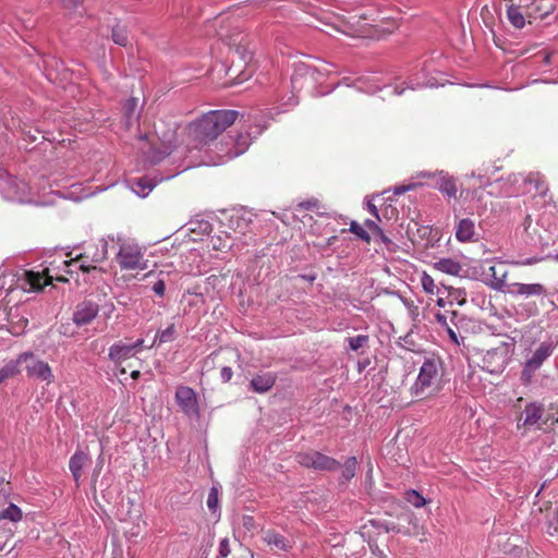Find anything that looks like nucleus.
<instances>
[{"instance_id": "nucleus-5", "label": "nucleus", "mask_w": 558, "mask_h": 558, "mask_svg": "<svg viewBox=\"0 0 558 558\" xmlns=\"http://www.w3.org/2000/svg\"><path fill=\"white\" fill-rule=\"evenodd\" d=\"M53 268L45 267L41 271L19 269L14 275L9 278L10 284L8 288L4 287L5 281L0 282V298H7L11 292L20 289L24 292L40 291L45 286L49 284L53 279L65 282L66 278L56 274L53 276L51 271ZM8 280V277H4Z\"/></svg>"}, {"instance_id": "nucleus-9", "label": "nucleus", "mask_w": 558, "mask_h": 558, "mask_svg": "<svg viewBox=\"0 0 558 558\" xmlns=\"http://www.w3.org/2000/svg\"><path fill=\"white\" fill-rule=\"evenodd\" d=\"M264 129L265 126L260 128L256 125L251 129V132L226 136L220 143V162L228 161L245 153L248 149L252 140L256 138Z\"/></svg>"}, {"instance_id": "nucleus-17", "label": "nucleus", "mask_w": 558, "mask_h": 558, "mask_svg": "<svg viewBox=\"0 0 558 558\" xmlns=\"http://www.w3.org/2000/svg\"><path fill=\"white\" fill-rule=\"evenodd\" d=\"M175 401L181 411L189 417H196L199 414L198 402L195 391L187 386H180L175 391Z\"/></svg>"}, {"instance_id": "nucleus-1", "label": "nucleus", "mask_w": 558, "mask_h": 558, "mask_svg": "<svg viewBox=\"0 0 558 558\" xmlns=\"http://www.w3.org/2000/svg\"><path fill=\"white\" fill-rule=\"evenodd\" d=\"M398 27L396 21L378 23V9L369 0H351V38L378 40Z\"/></svg>"}, {"instance_id": "nucleus-4", "label": "nucleus", "mask_w": 558, "mask_h": 558, "mask_svg": "<svg viewBox=\"0 0 558 558\" xmlns=\"http://www.w3.org/2000/svg\"><path fill=\"white\" fill-rule=\"evenodd\" d=\"M239 112L236 110H211L189 125V134L199 144H207L217 138L232 125Z\"/></svg>"}, {"instance_id": "nucleus-46", "label": "nucleus", "mask_w": 558, "mask_h": 558, "mask_svg": "<svg viewBox=\"0 0 558 558\" xmlns=\"http://www.w3.org/2000/svg\"><path fill=\"white\" fill-rule=\"evenodd\" d=\"M421 284L423 290L428 294H434L436 290V284L432 276L426 272H423L421 277Z\"/></svg>"}, {"instance_id": "nucleus-60", "label": "nucleus", "mask_w": 558, "mask_h": 558, "mask_svg": "<svg viewBox=\"0 0 558 558\" xmlns=\"http://www.w3.org/2000/svg\"><path fill=\"white\" fill-rule=\"evenodd\" d=\"M252 522H253V517H251V515L244 517V525L245 526H248L250 524H252Z\"/></svg>"}, {"instance_id": "nucleus-64", "label": "nucleus", "mask_w": 558, "mask_h": 558, "mask_svg": "<svg viewBox=\"0 0 558 558\" xmlns=\"http://www.w3.org/2000/svg\"><path fill=\"white\" fill-rule=\"evenodd\" d=\"M337 32L341 33V34H344L347 35V31L345 29H339V28H336Z\"/></svg>"}, {"instance_id": "nucleus-61", "label": "nucleus", "mask_w": 558, "mask_h": 558, "mask_svg": "<svg viewBox=\"0 0 558 558\" xmlns=\"http://www.w3.org/2000/svg\"><path fill=\"white\" fill-rule=\"evenodd\" d=\"M140 376H141V372H140V371H133V372L131 373V377H132L133 379H138V378H140Z\"/></svg>"}, {"instance_id": "nucleus-33", "label": "nucleus", "mask_w": 558, "mask_h": 558, "mask_svg": "<svg viewBox=\"0 0 558 558\" xmlns=\"http://www.w3.org/2000/svg\"><path fill=\"white\" fill-rule=\"evenodd\" d=\"M435 268L444 274L458 276L462 270L459 262L452 258H441L435 263Z\"/></svg>"}, {"instance_id": "nucleus-53", "label": "nucleus", "mask_w": 558, "mask_h": 558, "mask_svg": "<svg viewBox=\"0 0 558 558\" xmlns=\"http://www.w3.org/2000/svg\"><path fill=\"white\" fill-rule=\"evenodd\" d=\"M378 222L377 219H365L363 226L374 235L380 229Z\"/></svg>"}, {"instance_id": "nucleus-6", "label": "nucleus", "mask_w": 558, "mask_h": 558, "mask_svg": "<svg viewBox=\"0 0 558 558\" xmlns=\"http://www.w3.org/2000/svg\"><path fill=\"white\" fill-rule=\"evenodd\" d=\"M470 177L477 178L480 180L481 186H490L489 194L494 196L513 197L529 193L532 191V189H539L538 173H529L527 175H523L521 173H512L505 179L495 181L494 183H489L488 180H484V177L482 174H476L475 171H472Z\"/></svg>"}, {"instance_id": "nucleus-27", "label": "nucleus", "mask_w": 558, "mask_h": 558, "mask_svg": "<svg viewBox=\"0 0 558 558\" xmlns=\"http://www.w3.org/2000/svg\"><path fill=\"white\" fill-rule=\"evenodd\" d=\"M136 353L133 348L124 343L123 341H117L109 348L108 357L114 364H120L131 357H134Z\"/></svg>"}, {"instance_id": "nucleus-40", "label": "nucleus", "mask_w": 558, "mask_h": 558, "mask_svg": "<svg viewBox=\"0 0 558 558\" xmlns=\"http://www.w3.org/2000/svg\"><path fill=\"white\" fill-rule=\"evenodd\" d=\"M174 338H175V327H174V324H171L166 329L157 332L155 340H154V344H156V343L162 344V343L171 342L174 340Z\"/></svg>"}, {"instance_id": "nucleus-18", "label": "nucleus", "mask_w": 558, "mask_h": 558, "mask_svg": "<svg viewBox=\"0 0 558 558\" xmlns=\"http://www.w3.org/2000/svg\"><path fill=\"white\" fill-rule=\"evenodd\" d=\"M420 177L434 179L435 183L433 184V186L435 189H437L440 193H442L444 195H446L449 198L457 197V192H458L457 181L448 172H445V171L421 172Z\"/></svg>"}, {"instance_id": "nucleus-24", "label": "nucleus", "mask_w": 558, "mask_h": 558, "mask_svg": "<svg viewBox=\"0 0 558 558\" xmlns=\"http://www.w3.org/2000/svg\"><path fill=\"white\" fill-rule=\"evenodd\" d=\"M436 86H438L436 81L433 77H427L425 75L424 71H422L421 73H416L413 76H411L409 78V81L407 82L405 87L395 86V87L390 88V94L400 96L404 93L405 89L415 90V89L423 88V87H436Z\"/></svg>"}, {"instance_id": "nucleus-48", "label": "nucleus", "mask_w": 558, "mask_h": 558, "mask_svg": "<svg viewBox=\"0 0 558 558\" xmlns=\"http://www.w3.org/2000/svg\"><path fill=\"white\" fill-rule=\"evenodd\" d=\"M364 208L375 218L377 219V221H380V216H379V213H378V209L376 207V205L374 204L373 199L369 198V197H366L365 198V202H364Z\"/></svg>"}, {"instance_id": "nucleus-10", "label": "nucleus", "mask_w": 558, "mask_h": 558, "mask_svg": "<svg viewBox=\"0 0 558 558\" xmlns=\"http://www.w3.org/2000/svg\"><path fill=\"white\" fill-rule=\"evenodd\" d=\"M116 260L120 269L124 271L148 268V260L145 258L142 247L135 242H121Z\"/></svg>"}, {"instance_id": "nucleus-16", "label": "nucleus", "mask_w": 558, "mask_h": 558, "mask_svg": "<svg viewBox=\"0 0 558 558\" xmlns=\"http://www.w3.org/2000/svg\"><path fill=\"white\" fill-rule=\"evenodd\" d=\"M4 184L3 193L7 199L16 203L32 202L31 187L24 180L10 177Z\"/></svg>"}, {"instance_id": "nucleus-31", "label": "nucleus", "mask_w": 558, "mask_h": 558, "mask_svg": "<svg viewBox=\"0 0 558 558\" xmlns=\"http://www.w3.org/2000/svg\"><path fill=\"white\" fill-rule=\"evenodd\" d=\"M263 539L268 545L275 546L280 550H288L291 547L290 542L284 536L272 530L266 531L264 533Z\"/></svg>"}, {"instance_id": "nucleus-25", "label": "nucleus", "mask_w": 558, "mask_h": 558, "mask_svg": "<svg viewBox=\"0 0 558 558\" xmlns=\"http://www.w3.org/2000/svg\"><path fill=\"white\" fill-rule=\"evenodd\" d=\"M233 246V238L227 231H220L214 235H210L206 240V247L209 252H226Z\"/></svg>"}, {"instance_id": "nucleus-19", "label": "nucleus", "mask_w": 558, "mask_h": 558, "mask_svg": "<svg viewBox=\"0 0 558 558\" xmlns=\"http://www.w3.org/2000/svg\"><path fill=\"white\" fill-rule=\"evenodd\" d=\"M179 173H180V170H175V171L169 172V173H167L165 175H160V177H157V175H155L154 178L142 177V178L135 179L132 182L131 189L136 195H138L141 197H146L158 183H160L165 180L172 179L175 175H178Z\"/></svg>"}, {"instance_id": "nucleus-21", "label": "nucleus", "mask_w": 558, "mask_h": 558, "mask_svg": "<svg viewBox=\"0 0 558 558\" xmlns=\"http://www.w3.org/2000/svg\"><path fill=\"white\" fill-rule=\"evenodd\" d=\"M252 214L246 211H234L227 217V229L234 234L245 235L252 231Z\"/></svg>"}, {"instance_id": "nucleus-13", "label": "nucleus", "mask_w": 558, "mask_h": 558, "mask_svg": "<svg viewBox=\"0 0 558 558\" xmlns=\"http://www.w3.org/2000/svg\"><path fill=\"white\" fill-rule=\"evenodd\" d=\"M296 459L301 465L317 471H335L340 466V463L336 459L325 456L318 451L299 453Z\"/></svg>"}, {"instance_id": "nucleus-56", "label": "nucleus", "mask_w": 558, "mask_h": 558, "mask_svg": "<svg viewBox=\"0 0 558 558\" xmlns=\"http://www.w3.org/2000/svg\"><path fill=\"white\" fill-rule=\"evenodd\" d=\"M233 376V371L231 367L229 366H223L220 371V377H221V380L223 383H228L229 380H231Z\"/></svg>"}, {"instance_id": "nucleus-51", "label": "nucleus", "mask_w": 558, "mask_h": 558, "mask_svg": "<svg viewBox=\"0 0 558 558\" xmlns=\"http://www.w3.org/2000/svg\"><path fill=\"white\" fill-rule=\"evenodd\" d=\"M373 236H374L376 242H380L384 245H386L387 247H389L392 244V241L390 240L389 236H387L385 234V232L383 231L381 228Z\"/></svg>"}, {"instance_id": "nucleus-7", "label": "nucleus", "mask_w": 558, "mask_h": 558, "mask_svg": "<svg viewBox=\"0 0 558 558\" xmlns=\"http://www.w3.org/2000/svg\"><path fill=\"white\" fill-rule=\"evenodd\" d=\"M440 359L435 356L425 357L417 377L410 388L411 395L422 399L434 390L440 380Z\"/></svg>"}, {"instance_id": "nucleus-50", "label": "nucleus", "mask_w": 558, "mask_h": 558, "mask_svg": "<svg viewBox=\"0 0 558 558\" xmlns=\"http://www.w3.org/2000/svg\"><path fill=\"white\" fill-rule=\"evenodd\" d=\"M352 86L355 87L360 92H366V93H374L375 90L378 89L377 86H369V87L363 86L362 78H356L354 81L351 80V87Z\"/></svg>"}, {"instance_id": "nucleus-52", "label": "nucleus", "mask_w": 558, "mask_h": 558, "mask_svg": "<svg viewBox=\"0 0 558 558\" xmlns=\"http://www.w3.org/2000/svg\"><path fill=\"white\" fill-rule=\"evenodd\" d=\"M151 290L155 292L156 295L159 298H162L165 295L166 291V284L163 279H158L151 287Z\"/></svg>"}, {"instance_id": "nucleus-32", "label": "nucleus", "mask_w": 558, "mask_h": 558, "mask_svg": "<svg viewBox=\"0 0 558 558\" xmlns=\"http://www.w3.org/2000/svg\"><path fill=\"white\" fill-rule=\"evenodd\" d=\"M435 319L437 324H439L445 330L451 328L452 326H457L460 320H462V316L456 312H446V313H436Z\"/></svg>"}, {"instance_id": "nucleus-36", "label": "nucleus", "mask_w": 558, "mask_h": 558, "mask_svg": "<svg viewBox=\"0 0 558 558\" xmlns=\"http://www.w3.org/2000/svg\"><path fill=\"white\" fill-rule=\"evenodd\" d=\"M23 518L22 510L14 504H10L7 508L0 511V521L8 520L11 522H19Z\"/></svg>"}, {"instance_id": "nucleus-57", "label": "nucleus", "mask_w": 558, "mask_h": 558, "mask_svg": "<svg viewBox=\"0 0 558 558\" xmlns=\"http://www.w3.org/2000/svg\"><path fill=\"white\" fill-rule=\"evenodd\" d=\"M60 1L68 9H76L83 2V0H60Z\"/></svg>"}, {"instance_id": "nucleus-38", "label": "nucleus", "mask_w": 558, "mask_h": 558, "mask_svg": "<svg viewBox=\"0 0 558 558\" xmlns=\"http://www.w3.org/2000/svg\"><path fill=\"white\" fill-rule=\"evenodd\" d=\"M507 17L515 28H523L525 25V19L523 14L515 5H510L507 9Z\"/></svg>"}, {"instance_id": "nucleus-35", "label": "nucleus", "mask_w": 558, "mask_h": 558, "mask_svg": "<svg viewBox=\"0 0 558 558\" xmlns=\"http://www.w3.org/2000/svg\"><path fill=\"white\" fill-rule=\"evenodd\" d=\"M189 230L195 235H208L213 231L211 223L206 219H195L189 222Z\"/></svg>"}, {"instance_id": "nucleus-22", "label": "nucleus", "mask_w": 558, "mask_h": 558, "mask_svg": "<svg viewBox=\"0 0 558 558\" xmlns=\"http://www.w3.org/2000/svg\"><path fill=\"white\" fill-rule=\"evenodd\" d=\"M506 293L513 296L531 298L545 295L547 290L542 283L513 282L508 284Z\"/></svg>"}, {"instance_id": "nucleus-23", "label": "nucleus", "mask_w": 558, "mask_h": 558, "mask_svg": "<svg viewBox=\"0 0 558 558\" xmlns=\"http://www.w3.org/2000/svg\"><path fill=\"white\" fill-rule=\"evenodd\" d=\"M28 318L21 312L20 307H11L7 313V330L13 336H21L25 332Z\"/></svg>"}, {"instance_id": "nucleus-45", "label": "nucleus", "mask_w": 558, "mask_h": 558, "mask_svg": "<svg viewBox=\"0 0 558 558\" xmlns=\"http://www.w3.org/2000/svg\"><path fill=\"white\" fill-rule=\"evenodd\" d=\"M170 155L168 149H151L147 156V160L150 165H157L161 162L167 156Z\"/></svg>"}, {"instance_id": "nucleus-28", "label": "nucleus", "mask_w": 558, "mask_h": 558, "mask_svg": "<svg viewBox=\"0 0 558 558\" xmlns=\"http://www.w3.org/2000/svg\"><path fill=\"white\" fill-rule=\"evenodd\" d=\"M276 379V375L271 372L257 374L251 379L250 387L257 393H265L274 387Z\"/></svg>"}, {"instance_id": "nucleus-30", "label": "nucleus", "mask_w": 558, "mask_h": 558, "mask_svg": "<svg viewBox=\"0 0 558 558\" xmlns=\"http://www.w3.org/2000/svg\"><path fill=\"white\" fill-rule=\"evenodd\" d=\"M87 460L88 454L82 450L75 451L74 454L70 458L69 469L73 475L74 481L77 484L81 480L82 471Z\"/></svg>"}, {"instance_id": "nucleus-29", "label": "nucleus", "mask_w": 558, "mask_h": 558, "mask_svg": "<svg viewBox=\"0 0 558 558\" xmlns=\"http://www.w3.org/2000/svg\"><path fill=\"white\" fill-rule=\"evenodd\" d=\"M456 239L459 242L475 241V223L470 218L460 219L456 226Z\"/></svg>"}, {"instance_id": "nucleus-63", "label": "nucleus", "mask_w": 558, "mask_h": 558, "mask_svg": "<svg viewBox=\"0 0 558 558\" xmlns=\"http://www.w3.org/2000/svg\"><path fill=\"white\" fill-rule=\"evenodd\" d=\"M437 304L438 306H444L445 302L442 299H438Z\"/></svg>"}, {"instance_id": "nucleus-43", "label": "nucleus", "mask_w": 558, "mask_h": 558, "mask_svg": "<svg viewBox=\"0 0 558 558\" xmlns=\"http://www.w3.org/2000/svg\"><path fill=\"white\" fill-rule=\"evenodd\" d=\"M112 40L114 44L125 47L128 45V33L123 26L117 25L112 28Z\"/></svg>"}, {"instance_id": "nucleus-58", "label": "nucleus", "mask_w": 558, "mask_h": 558, "mask_svg": "<svg viewBox=\"0 0 558 558\" xmlns=\"http://www.w3.org/2000/svg\"><path fill=\"white\" fill-rule=\"evenodd\" d=\"M130 345L133 348L134 352L137 354L143 349L144 339L143 338L137 339L135 342L130 343Z\"/></svg>"}, {"instance_id": "nucleus-8", "label": "nucleus", "mask_w": 558, "mask_h": 558, "mask_svg": "<svg viewBox=\"0 0 558 558\" xmlns=\"http://www.w3.org/2000/svg\"><path fill=\"white\" fill-rule=\"evenodd\" d=\"M558 347V336L548 337L542 341L529 355L521 371V381L529 385L535 373L542 367L544 362L554 353Z\"/></svg>"}, {"instance_id": "nucleus-34", "label": "nucleus", "mask_w": 558, "mask_h": 558, "mask_svg": "<svg viewBox=\"0 0 558 558\" xmlns=\"http://www.w3.org/2000/svg\"><path fill=\"white\" fill-rule=\"evenodd\" d=\"M22 363L20 362V355L15 360H11L7 362L1 368H0V384L4 380L16 376L20 374V366Z\"/></svg>"}, {"instance_id": "nucleus-59", "label": "nucleus", "mask_w": 558, "mask_h": 558, "mask_svg": "<svg viewBox=\"0 0 558 558\" xmlns=\"http://www.w3.org/2000/svg\"><path fill=\"white\" fill-rule=\"evenodd\" d=\"M58 194L63 197V198H72L74 201H80L81 197L80 196H73V192H70L69 194H65V193H61V192H58Z\"/></svg>"}, {"instance_id": "nucleus-15", "label": "nucleus", "mask_w": 558, "mask_h": 558, "mask_svg": "<svg viewBox=\"0 0 558 558\" xmlns=\"http://www.w3.org/2000/svg\"><path fill=\"white\" fill-rule=\"evenodd\" d=\"M219 35L228 39V45L230 48H234L235 54L245 65L251 64L254 59V53L246 35L242 34L240 31L232 35H225L222 33H219Z\"/></svg>"}, {"instance_id": "nucleus-41", "label": "nucleus", "mask_w": 558, "mask_h": 558, "mask_svg": "<svg viewBox=\"0 0 558 558\" xmlns=\"http://www.w3.org/2000/svg\"><path fill=\"white\" fill-rule=\"evenodd\" d=\"M351 233L365 243H369L372 240V233L355 220H351Z\"/></svg>"}, {"instance_id": "nucleus-37", "label": "nucleus", "mask_w": 558, "mask_h": 558, "mask_svg": "<svg viewBox=\"0 0 558 558\" xmlns=\"http://www.w3.org/2000/svg\"><path fill=\"white\" fill-rule=\"evenodd\" d=\"M369 349V337L367 335L361 333L356 337H351V351L359 352L360 354H365Z\"/></svg>"}, {"instance_id": "nucleus-39", "label": "nucleus", "mask_w": 558, "mask_h": 558, "mask_svg": "<svg viewBox=\"0 0 558 558\" xmlns=\"http://www.w3.org/2000/svg\"><path fill=\"white\" fill-rule=\"evenodd\" d=\"M207 507L213 514L220 515L219 489L216 486H213L209 489L208 497H207Z\"/></svg>"}, {"instance_id": "nucleus-14", "label": "nucleus", "mask_w": 558, "mask_h": 558, "mask_svg": "<svg viewBox=\"0 0 558 558\" xmlns=\"http://www.w3.org/2000/svg\"><path fill=\"white\" fill-rule=\"evenodd\" d=\"M548 418L544 417V405L537 402L527 403L518 420V428L522 426L531 429H542Z\"/></svg>"}, {"instance_id": "nucleus-3", "label": "nucleus", "mask_w": 558, "mask_h": 558, "mask_svg": "<svg viewBox=\"0 0 558 558\" xmlns=\"http://www.w3.org/2000/svg\"><path fill=\"white\" fill-rule=\"evenodd\" d=\"M336 71L333 70H328L327 65H323L322 69L312 68L311 65L306 64L294 68L293 74L291 76V87L293 90L288 97H282L280 99L279 106L270 108L268 110V114L274 118V116L289 111L299 102L298 96L295 94L296 90H300L304 87H312L316 84L322 85Z\"/></svg>"}, {"instance_id": "nucleus-20", "label": "nucleus", "mask_w": 558, "mask_h": 558, "mask_svg": "<svg viewBox=\"0 0 558 558\" xmlns=\"http://www.w3.org/2000/svg\"><path fill=\"white\" fill-rule=\"evenodd\" d=\"M98 312L99 306L97 303L90 300H84L76 305L72 320L78 327L85 326L96 318Z\"/></svg>"}, {"instance_id": "nucleus-55", "label": "nucleus", "mask_w": 558, "mask_h": 558, "mask_svg": "<svg viewBox=\"0 0 558 558\" xmlns=\"http://www.w3.org/2000/svg\"><path fill=\"white\" fill-rule=\"evenodd\" d=\"M449 339L451 340L452 343H454L456 345H461V343H463V338L459 337L458 333L454 331V329L451 327V328H448L446 330Z\"/></svg>"}, {"instance_id": "nucleus-49", "label": "nucleus", "mask_w": 558, "mask_h": 558, "mask_svg": "<svg viewBox=\"0 0 558 558\" xmlns=\"http://www.w3.org/2000/svg\"><path fill=\"white\" fill-rule=\"evenodd\" d=\"M230 544L227 537L222 538L219 543V556L218 558H227L230 555Z\"/></svg>"}, {"instance_id": "nucleus-12", "label": "nucleus", "mask_w": 558, "mask_h": 558, "mask_svg": "<svg viewBox=\"0 0 558 558\" xmlns=\"http://www.w3.org/2000/svg\"><path fill=\"white\" fill-rule=\"evenodd\" d=\"M20 362L24 364L26 374L29 378L45 381L50 385L54 380V375L50 365L36 356L33 352L27 351L20 354Z\"/></svg>"}, {"instance_id": "nucleus-44", "label": "nucleus", "mask_w": 558, "mask_h": 558, "mask_svg": "<svg viewBox=\"0 0 558 558\" xmlns=\"http://www.w3.org/2000/svg\"><path fill=\"white\" fill-rule=\"evenodd\" d=\"M405 500L415 508H421L426 504V499L414 489H410L405 493Z\"/></svg>"}, {"instance_id": "nucleus-42", "label": "nucleus", "mask_w": 558, "mask_h": 558, "mask_svg": "<svg viewBox=\"0 0 558 558\" xmlns=\"http://www.w3.org/2000/svg\"><path fill=\"white\" fill-rule=\"evenodd\" d=\"M356 360V368L357 372L361 374L367 368H372L374 364V355L369 352H365V354H360Z\"/></svg>"}, {"instance_id": "nucleus-26", "label": "nucleus", "mask_w": 558, "mask_h": 558, "mask_svg": "<svg viewBox=\"0 0 558 558\" xmlns=\"http://www.w3.org/2000/svg\"><path fill=\"white\" fill-rule=\"evenodd\" d=\"M485 275L488 278L487 283L492 289L500 292H507L508 284L506 283V279L508 271L506 269L490 265Z\"/></svg>"}, {"instance_id": "nucleus-11", "label": "nucleus", "mask_w": 558, "mask_h": 558, "mask_svg": "<svg viewBox=\"0 0 558 558\" xmlns=\"http://www.w3.org/2000/svg\"><path fill=\"white\" fill-rule=\"evenodd\" d=\"M512 351L513 343L500 342L499 345L485 351L482 356V368L490 374L502 373L510 361Z\"/></svg>"}, {"instance_id": "nucleus-54", "label": "nucleus", "mask_w": 558, "mask_h": 558, "mask_svg": "<svg viewBox=\"0 0 558 558\" xmlns=\"http://www.w3.org/2000/svg\"><path fill=\"white\" fill-rule=\"evenodd\" d=\"M416 185H417L416 183H411V184H403V185L395 186L393 187V194L395 195H402L405 192L414 190L416 187Z\"/></svg>"}, {"instance_id": "nucleus-2", "label": "nucleus", "mask_w": 558, "mask_h": 558, "mask_svg": "<svg viewBox=\"0 0 558 558\" xmlns=\"http://www.w3.org/2000/svg\"><path fill=\"white\" fill-rule=\"evenodd\" d=\"M109 241H116L114 236L108 235L90 242L83 246L82 252L73 256L74 252L78 248L74 247L66 254L68 257H71L70 259L62 260L58 266H53V263H50L49 267L54 269L51 274L53 276L59 274V276L65 278L63 274L73 275L77 270L89 274L97 270V265L107 259Z\"/></svg>"}, {"instance_id": "nucleus-47", "label": "nucleus", "mask_w": 558, "mask_h": 558, "mask_svg": "<svg viewBox=\"0 0 558 558\" xmlns=\"http://www.w3.org/2000/svg\"><path fill=\"white\" fill-rule=\"evenodd\" d=\"M137 107V99L136 98H130L128 99L126 104H125V110H126V120H128V123L130 124L131 123V120L134 116V112H135V109Z\"/></svg>"}, {"instance_id": "nucleus-62", "label": "nucleus", "mask_w": 558, "mask_h": 558, "mask_svg": "<svg viewBox=\"0 0 558 558\" xmlns=\"http://www.w3.org/2000/svg\"><path fill=\"white\" fill-rule=\"evenodd\" d=\"M241 76H243V77L240 80V82H242V81H244V80L248 78V77L251 76V72H250V73H247V74H245V73L243 72V73H241Z\"/></svg>"}]
</instances>
